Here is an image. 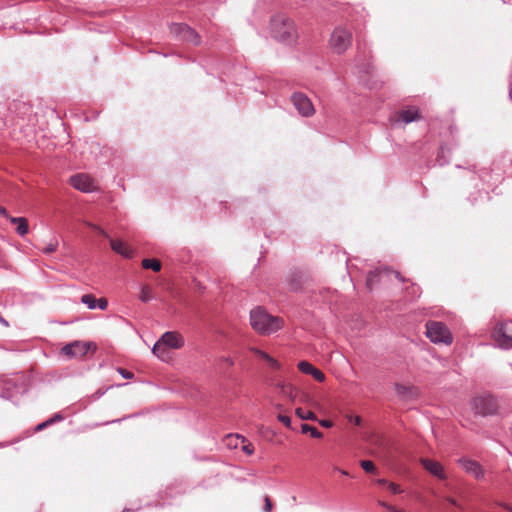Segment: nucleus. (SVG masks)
Returning a JSON list of instances; mask_svg holds the SVG:
<instances>
[{
	"label": "nucleus",
	"instance_id": "nucleus-1",
	"mask_svg": "<svg viewBox=\"0 0 512 512\" xmlns=\"http://www.w3.org/2000/svg\"><path fill=\"white\" fill-rule=\"evenodd\" d=\"M250 324L261 335H270L280 330L284 321L278 316L269 314L262 307H256L250 312Z\"/></svg>",
	"mask_w": 512,
	"mask_h": 512
},
{
	"label": "nucleus",
	"instance_id": "nucleus-2",
	"mask_svg": "<svg viewBox=\"0 0 512 512\" xmlns=\"http://www.w3.org/2000/svg\"><path fill=\"white\" fill-rule=\"evenodd\" d=\"M270 32L273 38L288 44L294 43L298 38L294 21L283 13L271 17Z\"/></svg>",
	"mask_w": 512,
	"mask_h": 512
},
{
	"label": "nucleus",
	"instance_id": "nucleus-3",
	"mask_svg": "<svg viewBox=\"0 0 512 512\" xmlns=\"http://www.w3.org/2000/svg\"><path fill=\"white\" fill-rule=\"evenodd\" d=\"M427 337L436 344L450 345L453 341L452 334L445 324L437 321H429L426 324Z\"/></svg>",
	"mask_w": 512,
	"mask_h": 512
},
{
	"label": "nucleus",
	"instance_id": "nucleus-4",
	"mask_svg": "<svg viewBox=\"0 0 512 512\" xmlns=\"http://www.w3.org/2000/svg\"><path fill=\"white\" fill-rule=\"evenodd\" d=\"M471 407L476 414L481 416L495 414L498 410L496 399L488 394L474 397L471 400Z\"/></svg>",
	"mask_w": 512,
	"mask_h": 512
},
{
	"label": "nucleus",
	"instance_id": "nucleus-5",
	"mask_svg": "<svg viewBox=\"0 0 512 512\" xmlns=\"http://www.w3.org/2000/svg\"><path fill=\"white\" fill-rule=\"evenodd\" d=\"M492 338L502 349L512 348V322L498 323L492 332Z\"/></svg>",
	"mask_w": 512,
	"mask_h": 512
},
{
	"label": "nucleus",
	"instance_id": "nucleus-6",
	"mask_svg": "<svg viewBox=\"0 0 512 512\" xmlns=\"http://www.w3.org/2000/svg\"><path fill=\"white\" fill-rule=\"evenodd\" d=\"M351 42H352L351 33L342 27L336 28L333 31L331 38H330V46L338 54H341L344 51H346L350 47Z\"/></svg>",
	"mask_w": 512,
	"mask_h": 512
},
{
	"label": "nucleus",
	"instance_id": "nucleus-7",
	"mask_svg": "<svg viewBox=\"0 0 512 512\" xmlns=\"http://www.w3.org/2000/svg\"><path fill=\"white\" fill-rule=\"evenodd\" d=\"M291 102L302 117H312L316 109L310 98L302 92H294L291 95Z\"/></svg>",
	"mask_w": 512,
	"mask_h": 512
},
{
	"label": "nucleus",
	"instance_id": "nucleus-8",
	"mask_svg": "<svg viewBox=\"0 0 512 512\" xmlns=\"http://www.w3.org/2000/svg\"><path fill=\"white\" fill-rule=\"evenodd\" d=\"M92 347H93V349H95V346L92 345V343L74 341V342L64 346L62 348L61 352H62V354H64L68 358L83 357V356H85L88 353V351Z\"/></svg>",
	"mask_w": 512,
	"mask_h": 512
},
{
	"label": "nucleus",
	"instance_id": "nucleus-9",
	"mask_svg": "<svg viewBox=\"0 0 512 512\" xmlns=\"http://www.w3.org/2000/svg\"><path fill=\"white\" fill-rule=\"evenodd\" d=\"M171 29L174 33L181 36V38L184 41L189 42L195 46L200 45V43H201L200 35L194 29L189 27L188 25L174 24Z\"/></svg>",
	"mask_w": 512,
	"mask_h": 512
},
{
	"label": "nucleus",
	"instance_id": "nucleus-10",
	"mask_svg": "<svg viewBox=\"0 0 512 512\" xmlns=\"http://www.w3.org/2000/svg\"><path fill=\"white\" fill-rule=\"evenodd\" d=\"M70 184L77 190L82 192H91L94 191L97 186L95 181L86 174H77L70 178Z\"/></svg>",
	"mask_w": 512,
	"mask_h": 512
},
{
	"label": "nucleus",
	"instance_id": "nucleus-11",
	"mask_svg": "<svg viewBox=\"0 0 512 512\" xmlns=\"http://www.w3.org/2000/svg\"><path fill=\"white\" fill-rule=\"evenodd\" d=\"M160 339L169 349H180L184 346L183 336L176 331L165 332Z\"/></svg>",
	"mask_w": 512,
	"mask_h": 512
},
{
	"label": "nucleus",
	"instance_id": "nucleus-12",
	"mask_svg": "<svg viewBox=\"0 0 512 512\" xmlns=\"http://www.w3.org/2000/svg\"><path fill=\"white\" fill-rule=\"evenodd\" d=\"M420 117V112L417 108H407L396 112L394 115V121L408 124L419 120Z\"/></svg>",
	"mask_w": 512,
	"mask_h": 512
},
{
	"label": "nucleus",
	"instance_id": "nucleus-13",
	"mask_svg": "<svg viewBox=\"0 0 512 512\" xmlns=\"http://www.w3.org/2000/svg\"><path fill=\"white\" fill-rule=\"evenodd\" d=\"M297 367L302 373L311 375L316 381H318V382L325 381V378H326L325 374L321 370H319L318 368L313 366L311 363H309L308 361H300L298 363Z\"/></svg>",
	"mask_w": 512,
	"mask_h": 512
},
{
	"label": "nucleus",
	"instance_id": "nucleus-14",
	"mask_svg": "<svg viewBox=\"0 0 512 512\" xmlns=\"http://www.w3.org/2000/svg\"><path fill=\"white\" fill-rule=\"evenodd\" d=\"M459 462L461 463L463 469L467 473L471 474L476 479L483 478L484 471H483L482 466L478 462H476L474 460H468V459H462Z\"/></svg>",
	"mask_w": 512,
	"mask_h": 512
},
{
	"label": "nucleus",
	"instance_id": "nucleus-15",
	"mask_svg": "<svg viewBox=\"0 0 512 512\" xmlns=\"http://www.w3.org/2000/svg\"><path fill=\"white\" fill-rule=\"evenodd\" d=\"M421 463H422L423 467L432 475H434L440 479L446 478L444 468L439 462L431 460V459H421Z\"/></svg>",
	"mask_w": 512,
	"mask_h": 512
},
{
	"label": "nucleus",
	"instance_id": "nucleus-16",
	"mask_svg": "<svg viewBox=\"0 0 512 512\" xmlns=\"http://www.w3.org/2000/svg\"><path fill=\"white\" fill-rule=\"evenodd\" d=\"M110 240V246L111 249L121 256L125 258H132L133 257V250L122 240L119 239H111Z\"/></svg>",
	"mask_w": 512,
	"mask_h": 512
},
{
	"label": "nucleus",
	"instance_id": "nucleus-17",
	"mask_svg": "<svg viewBox=\"0 0 512 512\" xmlns=\"http://www.w3.org/2000/svg\"><path fill=\"white\" fill-rule=\"evenodd\" d=\"M390 273H393L395 275V277L399 280H402L401 277H400V274L398 272H391L387 269H383V270H374V271H370L368 276H367V280H366V285L369 289H372L375 282H376V278L377 277H381V276H388Z\"/></svg>",
	"mask_w": 512,
	"mask_h": 512
},
{
	"label": "nucleus",
	"instance_id": "nucleus-18",
	"mask_svg": "<svg viewBox=\"0 0 512 512\" xmlns=\"http://www.w3.org/2000/svg\"><path fill=\"white\" fill-rule=\"evenodd\" d=\"M168 347H166L164 345V343L162 342L161 339H159L155 344H154V347L152 349V352L154 355H156L159 359H161L162 361H167L168 359H170V355H169V352H168Z\"/></svg>",
	"mask_w": 512,
	"mask_h": 512
},
{
	"label": "nucleus",
	"instance_id": "nucleus-19",
	"mask_svg": "<svg viewBox=\"0 0 512 512\" xmlns=\"http://www.w3.org/2000/svg\"><path fill=\"white\" fill-rule=\"evenodd\" d=\"M9 220L13 224H17L16 232L24 236L29 231L28 220L25 217H9Z\"/></svg>",
	"mask_w": 512,
	"mask_h": 512
},
{
	"label": "nucleus",
	"instance_id": "nucleus-20",
	"mask_svg": "<svg viewBox=\"0 0 512 512\" xmlns=\"http://www.w3.org/2000/svg\"><path fill=\"white\" fill-rule=\"evenodd\" d=\"M246 438L239 434H229L225 437V445L230 449H237L241 443H245Z\"/></svg>",
	"mask_w": 512,
	"mask_h": 512
},
{
	"label": "nucleus",
	"instance_id": "nucleus-21",
	"mask_svg": "<svg viewBox=\"0 0 512 512\" xmlns=\"http://www.w3.org/2000/svg\"><path fill=\"white\" fill-rule=\"evenodd\" d=\"M280 390H281V393L288 397L292 402L295 400L296 398V395H297V390L296 388L291 385V384H278Z\"/></svg>",
	"mask_w": 512,
	"mask_h": 512
},
{
	"label": "nucleus",
	"instance_id": "nucleus-22",
	"mask_svg": "<svg viewBox=\"0 0 512 512\" xmlns=\"http://www.w3.org/2000/svg\"><path fill=\"white\" fill-rule=\"evenodd\" d=\"M142 267L144 269H152L155 272L161 270V262L157 259H144L142 261Z\"/></svg>",
	"mask_w": 512,
	"mask_h": 512
},
{
	"label": "nucleus",
	"instance_id": "nucleus-23",
	"mask_svg": "<svg viewBox=\"0 0 512 512\" xmlns=\"http://www.w3.org/2000/svg\"><path fill=\"white\" fill-rule=\"evenodd\" d=\"M301 431L302 433L306 434L309 433L311 437L313 438H322L323 434L320 432L316 427L310 426L308 424H302L301 425Z\"/></svg>",
	"mask_w": 512,
	"mask_h": 512
},
{
	"label": "nucleus",
	"instance_id": "nucleus-24",
	"mask_svg": "<svg viewBox=\"0 0 512 512\" xmlns=\"http://www.w3.org/2000/svg\"><path fill=\"white\" fill-rule=\"evenodd\" d=\"M295 413L302 420H317L316 414L312 411H304L302 408H297Z\"/></svg>",
	"mask_w": 512,
	"mask_h": 512
},
{
	"label": "nucleus",
	"instance_id": "nucleus-25",
	"mask_svg": "<svg viewBox=\"0 0 512 512\" xmlns=\"http://www.w3.org/2000/svg\"><path fill=\"white\" fill-rule=\"evenodd\" d=\"M394 390H395L396 394L401 397H407L411 394V387L400 384V383L394 384Z\"/></svg>",
	"mask_w": 512,
	"mask_h": 512
},
{
	"label": "nucleus",
	"instance_id": "nucleus-26",
	"mask_svg": "<svg viewBox=\"0 0 512 512\" xmlns=\"http://www.w3.org/2000/svg\"><path fill=\"white\" fill-rule=\"evenodd\" d=\"M96 301H97V299L92 294H84L81 297V302L83 304L87 305V307L89 309L96 308Z\"/></svg>",
	"mask_w": 512,
	"mask_h": 512
},
{
	"label": "nucleus",
	"instance_id": "nucleus-27",
	"mask_svg": "<svg viewBox=\"0 0 512 512\" xmlns=\"http://www.w3.org/2000/svg\"><path fill=\"white\" fill-rule=\"evenodd\" d=\"M151 298H152V295H151L150 286H148V285L143 286L141 289V293L139 295V299L142 302H148L149 300H151Z\"/></svg>",
	"mask_w": 512,
	"mask_h": 512
},
{
	"label": "nucleus",
	"instance_id": "nucleus-28",
	"mask_svg": "<svg viewBox=\"0 0 512 512\" xmlns=\"http://www.w3.org/2000/svg\"><path fill=\"white\" fill-rule=\"evenodd\" d=\"M378 504L380 506H382L383 508H385L387 510V512H408L406 511L405 509H402V508H398V507H395V506H392L390 504H388L387 502L385 501H381L379 500L378 501Z\"/></svg>",
	"mask_w": 512,
	"mask_h": 512
},
{
	"label": "nucleus",
	"instance_id": "nucleus-29",
	"mask_svg": "<svg viewBox=\"0 0 512 512\" xmlns=\"http://www.w3.org/2000/svg\"><path fill=\"white\" fill-rule=\"evenodd\" d=\"M57 247H58V241L55 239V240L51 241L50 243H48L42 249V252L45 253V254H50V253L55 252L57 250Z\"/></svg>",
	"mask_w": 512,
	"mask_h": 512
},
{
	"label": "nucleus",
	"instance_id": "nucleus-30",
	"mask_svg": "<svg viewBox=\"0 0 512 512\" xmlns=\"http://www.w3.org/2000/svg\"><path fill=\"white\" fill-rule=\"evenodd\" d=\"M361 467L368 473H372L376 470V467L372 461L362 460L360 462Z\"/></svg>",
	"mask_w": 512,
	"mask_h": 512
},
{
	"label": "nucleus",
	"instance_id": "nucleus-31",
	"mask_svg": "<svg viewBox=\"0 0 512 512\" xmlns=\"http://www.w3.org/2000/svg\"><path fill=\"white\" fill-rule=\"evenodd\" d=\"M241 450L247 455H252L254 453V446L246 440L245 443H241Z\"/></svg>",
	"mask_w": 512,
	"mask_h": 512
},
{
	"label": "nucleus",
	"instance_id": "nucleus-32",
	"mask_svg": "<svg viewBox=\"0 0 512 512\" xmlns=\"http://www.w3.org/2000/svg\"><path fill=\"white\" fill-rule=\"evenodd\" d=\"M86 225L90 228H92L94 231H96L97 233H99L100 235L106 237V238H109V235L106 233L105 230H103L100 226L96 225V224H93V223H90V222H86Z\"/></svg>",
	"mask_w": 512,
	"mask_h": 512
},
{
	"label": "nucleus",
	"instance_id": "nucleus-33",
	"mask_svg": "<svg viewBox=\"0 0 512 512\" xmlns=\"http://www.w3.org/2000/svg\"><path fill=\"white\" fill-rule=\"evenodd\" d=\"M251 351L257 356L259 357L260 359L264 360V361H267V359L270 357L269 354H267L266 352L258 349V348H251Z\"/></svg>",
	"mask_w": 512,
	"mask_h": 512
},
{
	"label": "nucleus",
	"instance_id": "nucleus-34",
	"mask_svg": "<svg viewBox=\"0 0 512 512\" xmlns=\"http://www.w3.org/2000/svg\"><path fill=\"white\" fill-rule=\"evenodd\" d=\"M388 489L393 493V494H399V493H402L403 490L400 488V486L394 482H389L388 483Z\"/></svg>",
	"mask_w": 512,
	"mask_h": 512
},
{
	"label": "nucleus",
	"instance_id": "nucleus-35",
	"mask_svg": "<svg viewBox=\"0 0 512 512\" xmlns=\"http://www.w3.org/2000/svg\"><path fill=\"white\" fill-rule=\"evenodd\" d=\"M268 363V365L275 369V370H279L281 368V364L276 360L274 359L273 357H269L266 361Z\"/></svg>",
	"mask_w": 512,
	"mask_h": 512
},
{
	"label": "nucleus",
	"instance_id": "nucleus-36",
	"mask_svg": "<svg viewBox=\"0 0 512 512\" xmlns=\"http://www.w3.org/2000/svg\"><path fill=\"white\" fill-rule=\"evenodd\" d=\"M219 361L227 367H231L234 365V360L229 356H222L219 358Z\"/></svg>",
	"mask_w": 512,
	"mask_h": 512
},
{
	"label": "nucleus",
	"instance_id": "nucleus-37",
	"mask_svg": "<svg viewBox=\"0 0 512 512\" xmlns=\"http://www.w3.org/2000/svg\"><path fill=\"white\" fill-rule=\"evenodd\" d=\"M278 420L280 422H282L286 427L290 428L291 427V419L290 417L286 416V415H283V414H279L277 416Z\"/></svg>",
	"mask_w": 512,
	"mask_h": 512
},
{
	"label": "nucleus",
	"instance_id": "nucleus-38",
	"mask_svg": "<svg viewBox=\"0 0 512 512\" xmlns=\"http://www.w3.org/2000/svg\"><path fill=\"white\" fill-rule=\"evenodd\" d=\"M96 307L101 310H106L108 307V301L106 298H100L96 301Z\"/></svg>",
	"mask_w": 512,
	"mask_h": 512
},
{
	"label": "nucleus",
	"instance_id": "nucleus-39",
	"mask_svg": "<svg viewBox=\"0 0 512 512\" xmlns=\"http://www.w3.org/2000/svg\"><path fill=\"white\" fill-rule=\"evenodd\" d=\"M273 504L268 496L265 497V505H264V511L265 512H271L272 511Z\"/></svg>",
	"mask_w": 512,
	"mask_h": 512
},
{
	"label": "nucleus",
	"instance_id": "nucleus-40",
	"mask_svg": "<svg viewBox=\"0 0 512 512\" xmlns=\"http://www.w3.org/2000/svg\"><path fill=\"white\" fill-rule=\"evenodd\" d=\"M349 421L352 422L353 424L359 426V425H361L362 419L360 416H350Z\"/></svg>",
	"mask_w": 512,
	"mask_h": 512
},
{
	"label": "nucleus",
	"instance_id": "nucleus-41",
	"mask_svg": "<svg viewBox=\"0 0 512 512\" xmlns=\"http://www.w3.org/2000/svg\"><path fill=\"white\" fill-rule=\"evenodd\" d=\"M53 422H54V419H50V420H48V421H45V422H43V423L39 424V425L37 426L36 430H37V431H40V430L44 429L45 427H47L49 424H51V423H53Z\"/></svg>",
	"mask_w": 512,
	"mask_h": 512
},
{
	"label": "nucleus",
	"instance_id": "nucleus-42",
	"mask_svg": "<svg viewBox=\"0 0 512 512\" xmlns=\"http://www.w3.org/2000/svg\"><path fill=\"white\" fill-rule=\"evenodd\" d=\"M119 372H120V373L122 374V376H123L124 378H126V379H130V378H132V377H133V373H131V372H129V371H127V370H125V369L120 368V369H119Z\"/></svg>",
	"mask_w": 512,
	"mask_h": 512
},
{
	"label": "nucleus",
	"instance_id": "nucleus-43",
	"mask_svg": "<svg viewBox=\"0 0 512 512\" xmlns=\"http://www.w3.org/2000/svg\"><path fill=\"white\" fill-rule=\"evenodd\" d=\"M319 424L325 428H330L333 426V423L330 420H320Z\"/></svg>",
	"mask_w": 512,
	"mask_h": 512
},
{
	"label": "nucleus",
	"instance_id": "nucleus-44",
	"mask_svg": "<svg viewBox=\"0 0 512 512\" xmlns=\"http://www.w3.org/2000/svg\"><path fill=\"white\" fill-rule=\"evenodd\" d=\"M0 214L2 216H4V217L8 218V219L10 217L9 214H8L7 209L5 207L1 206V205H0Z\"/></svg>",
	"mask_w": 512,
	"mask_h": 512
},
{
	"label": "nucleus",
	"instance_id": "nucleus-45",
	"mask_svg": "<svg viewBox=\"0 0 512 512\" xmlns=\"http://www.w3.org/2000/svg\"><path fill=\"white\" fill-rule=\"evenodd\" d=\"M376 482H377L379 485H386V484L388 485V482H387V480H385V479H378Z\"/></svg>",
	"mask_w": 512,
	"mask_h": 512
},
{
	"label": "nucleus",
	"instance_id": "nucleus-46",
	"mask_svg": "<svg viewBox=\"0 0 512 512\" xmlns=\"http://www.w3.org/2000/svg\"><path fill=\"white\" fill-rule=\"evenodd\" d=\"M447 501H448L449 503H451L452 505H455V506H457V505H458V504H457V502H456V500H455L454 498L448 497V498H447Z\"/></svg>",
	"mask_w": 512,
	"mask_h": 512
},
{
	"label": "nucleus",
	"instance_id": "nucleus-47",
	"mask_svg": "<svg viewBox=\"0 0 512 512\" xmlns=\"http://www.w3.org/2000/svg\"><path fill=\"white\" fill-rule=\"evenodd\" d=\"M52 419H54V421H55V420H61L62 418H61V416H60V415H56V416H54Z\"/></svg>",
	"mask_w": 512,
	"mask_h": 512
},
{
	"label": "nucleus",
	"instance_id": "nucleus-48",
	"mask_svg": "<svg viewBox=\"0 0 512 512\" xmlns=\"http://www.w3.org/2000/svg\"><path fill=\"white\" fill-rule=\"evenodd\" d=\"M341 473H342L343 475H348V472H347V471H344V470H342V471H341Z\"/></svg>",
	"mask_w": 512,
	"mask_h": 512
}]
</instances>
